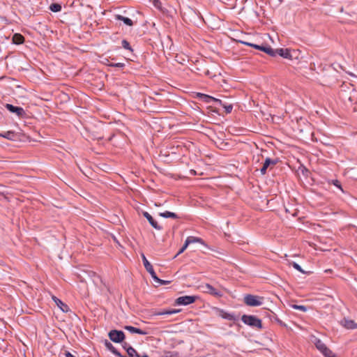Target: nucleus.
Masks as SVG:
<instances>
[{"label":"nucleus","instance_id":"8","mask_svg":"<svg viewBox=\"0 0 357 357\" xmlns=\"http://www.w3.org/2000/svg\"><path fill=\"white\" fill-rule=\"evenodd\" d=\"M203 288V291L205 293L213 295L215 297H221L222 294L220 291L215 289L213 286L209 284H206L202 287Z\"/></svg>","mask_w":357,"mask_h":357},{"label":"nucleus","instance_id":"17","mask_svg":"<svg viewBox=\"0 0 357 357\" xmlns=\"http://www.w3.org/2000/svg\"><path fill=\"white\" fill-rule=\"evenodd\" d=\"M12 41L15 45H21L24 42V37L20 33H15L13 36Z\"/></svg>","mask_w":357,"mask_h":357},{"label":"nucleus","instance_id":"25","mask_svg":"<svg viewBox=\"0 0 357 357\" xmlns=\"http://www.w3.org/2000/svg\"><path fill=\"white\" fill-rule=\"evenodd\" d=\"M51 11L56 13L61 10V6L59 3H52L50 6Z\"/></svg>","mask_w":357,"mask_h":357},{"label":"nucleus","instance_id":"6","mask_svg":"<svg viewBox=\"0 0 357 357\" xmlns=\"http://www.w3.org/2000/svg\"><path fill=\"white\" fill-rule=\"evenodd\" d=\"M109 337L112 342L119 343L125 339V334L121 331L112 330L109 333Z\"/></svg>","mask_w":357,"mask_h":357},{"label":"nucleus","instance_id":"31","mask_svg":"<svg viewBox=\"0 0 357 357\" xmlns=\"http://www.w3.org/2000/svg\"><path fill=\"white\" fill-rule=\"evenodd\" d=\"M291 307L293 309H295V310H301V311H303V312H306L307 310V307L305 305H296V304H294L291 305Z\"/></svg>","mask_w":357,"mask_h":357},{"label":"nucleus","instance_id":"20","mask_svg":"<svg viewBox=\"0 0 357 357\" xmlns=\"http://www.w3.org/2000/svg\"><path fill=\"white\" fill-rule=\"evenodd\" d=\"M159 215L165 218H174L177 219L178 216L177 214L170 211H165L159 213Z\"/></svg>","mask_w":357,"mask_h":357},{"label":"nucleus","instance_id":"26","mask_svg":"<svg viewBox=\"0 0 357 357\" xmlns=\"http://www.w3.org/2000/svg\"><path fill=\"white\" fill-rule=\"evenodd\" d=\"M105 345L113 354L116 356L118 354L119 351L110 342H107Z\"/></svg>","mask_w":357,"mask_h":357},{"label":"nucleus","instance_id":"14","mask_svg":"<svg viewBox=\"0 0 357 357\" xmlns=\"http://www.w3.org/2000/svg\"><path fill=\"white\" fill-rule=\"evenodd\" d=\"M271 165H275V162L273 161V160H271V158H266L264 164H263V166L260 169V172L261 173V174H265L266 173V170H267V168Z\"/></svg>","mask_w":357,"mask_h":357},{"label":"nucleus","instance_id":"9","mask_svg":"<svg viewBox=\"0 0 357 357\" xmlns=\"http://www.w3.org/2000/svg\"><path fill=\"white\" fill-rule=\"evenodd\" d=\"M197 96L200 98L203 101L211 103L212 102H215L217 105H222V100L215 98H213L211 96L206 95L204 93H198Z\"/></svg>","mask_w":357,"mask_h":357},{"label":"nucleus","instance_id":"28","mask_svg":"<svg viewBox=\"0 0 357 357\" xmlns=\"http://www.w3.org/2000/svg\"><path fill=\"white\" fill-rule=\"evenodd\" d=\"M220 105L225 108V112H226L227 114H229V113H231V112L232 109H233V106H232V105H231V104H229V105H227V104L224 103V102L222 101V105Z\"/></svg>","mask_w":357,"mask_h":357},{"label":"nucleus","instance_id":"19","mask_svg":"<svg viewBox=\"0 0 357 357\" xmlns=\"http://www.w3.org/2000/svg\"><path fill=\"white\" fill-rule=\"evenodd\" d=\"M0 137H2L9 140H15L16 133L14 131H7L0 133Z\"/></svg>","mask_w":357,"mask_h":357},{"label":"nucleus","instance_id":"21","mask_svg":"<svg viewBox=\"0 0 357 357\" xmlns=\"http://www.w3.org/2000/svg\"><path fill=\"white\" fill-rule=\"evenodd\" d=\"M185 241H189V245L190 243H199L201 244H204V241L201 238L195 237V236H188Z\"/></svg>","mask_w":357,"mask_h":357},{"label":"nucleus","instance_id":"4","mask_svg":"<svg viewBox=\"0 0 357 357\" xmlns=\"http://www.w3.org/2000/svg\"><path fill=\"white\" fill-rule=\"evenodd\" d=\"M197 298L196 296H180L176 299L175 303L178 305H188L195 303Z\"/></svg>","mask_w":357,"mask_h":357},{"label":"nucleus","instance_id":"7","mask_svg":"<svg viewBox=\"0 0 357 357\" xmlns=\"http://www.w3.org/2000/svg\"><path fill=\"white\" fill-rule=\"evenodd\" d=\"M5 107L10 112L16 114L19 117H23L26 115L25 111L21 107L14 106L8 103H7Z\"/></svg>","mask_w":357,"mask_h":357},{"label":"nucleus","instance_id":"37","mask_svg":"<svg viewBox=\"0 0 357 357\" xmlns=\"http://www.w3.org/2000/svg\"><path fill=\"white\" fill-rule=\"evenodd\" d=\"M63 355L65 357H75L74 355H73L70 351H66L63 353Z\"/></svg>","mask_w":357,"mask_h":357},{"label":"nucleus","instance_id":"11","mask_svg":"<svg viewBox=\"0 0 357 357\" xmlns=\"http://www.w3.org/2000/svg\"><path fill=\"white\" fill-rule=\"evenodd\" d=\"M143 215L147 219L150 225L157 230H161L162 227L153 218V217L146 211L143 212Z\"/></svg>","mask_w":357,"mask_h":357},{"label":"nucleus","instance_id":"29","mask_svg":"<svg viewBox=\"0 0 357 357\" xmlns=\"http://www.w3.org/2000/svg\"><path fill=\"white\" fill-rule=\"evenodd\" d=\"M121 44H122V47L126 49V50H128L130 52H133V50L132 48V47L130 46V43H128V40H123L122 42H121Z\"/></svg>","mask_w":357,"mask_h":357},{"label":"nucleus","instance_id":"36","mask_svg":"<svg viewBox=\"0 0 357 357\" xmlns=\"http://www.w3.org/2000/svg\"><path fill=\"white\" fill-rule=\"evenodd\" d=\"M122 347L126 351V352L128 353V348L130 349H133L132 347H131L128 343L127 342H123V344H122Z\"/></svg>","mask_w":357,"mask_h":357},{"label":"nucleus","instance_id":"3","mask_svg":"<svg viewBox=\"0 0 357 357\" xmlns=\"http://www.w3.org/2000/svg\"><path fill=\"white\" fill-rule=\"evenodd\" d=\"M261 298L252 294H247L244 296V303L248 306H259L262 304Z\"/></svg>","mask_w":357,"mask_h":357},{"label":"nucleus","instance_id":"12","mask_svg":"<svg viewBox=\"0 0 357 357\" xmlns=\"http://www.w3.org/2000/svg\"><path fill=\"white\" fill-rule=\"evenodd\" d=\"M276 52H277V54L280 55V56H282L283 58L292 59V55H291V51L288 49L279 48V49H276Z\"/></svg>","mask_w":357,"mask_h":357},{"label":"nucleus","instance_id":"18","mask_svg":"<svg viewBox=\"0 0 357 357\" xmlns=\"http://www.w3.org/2000/svg\"><path fill=\"white\" fill-rule=\"evenodd\" d=\"M115 19L117 20H121V21H123V23L129 26H131L133 25V22L131 19L128 18V17H123L122 15H115Z\"/></svg>","mask_w":357,"mask_h":357},{"label":"nucleus","instance_id":"30","mask_svg":"<svg viewBox=\"0 0 357 357\" xmlns=\"http://www.w3.org/2000/svg\"><path fill=\"white\" fill-rule=\"evenodd\" d=\"M161 357H178V354L175 351H166Z\"/></svg>","mask_w":357,"mask_h":357},{"label":"nucleus","instance_id":"32","mask_svg":"<svg viewBox=\"0 0 357 357\" xmlns=\"http://www.w3.org/2000/svg\"><path fill=\"white\" fill-rule=\"evenodd\" d=\"M188 245H189V241H185V243L183 244L182 248L179 250L178 253L174 256V258L176 257L178 255H181V253H183L186 250V248H188Z\"/></svg>","mask_w":357,"mask_h":357},{"label":"nucleus","instance_id":"24","mask_svg":"<svg viewBox=\"0 0 357 357\" xmlns=\"http://www.w3.org/2000/svg\"><path fill=\"white\" fill-rule=\"evenodd\" d=\"M263 52H266V54H268V55H270L271 56H275L277 55L276 49L273 50L271 47H266L265 46L264 49H263Z\"/></svg>","mask_w":357,"mask_h":357},{"label":"nucleus","instance_id":"15","mask_svg":"<svg viewBox=\"0 0 357 357\" xmlns=\"http://www.w3.org/2000/svg\"><path fill=\"white\" fill-rule=\"evenodd\" d=\"M124 328L127 331H128L129 332H130L131 333H137V334H140V335H146L147 333L140 328H135L134 326H126L124 327Z\"/></svg>","mask_w":357,"mask_h":357},{"label":"nucleus","instance_id":"16","mask_svg":"<svg viewBox=\"0 0 357 357\" xmlns=\"http://www.w3.org/2000/svg\"><path fill=\"white\" fill-rule=\"evenodd\" d=\"M53 301L57 305V306L63 311L67 312L68 310V307L67 305L63 303L60 299L56 298V296H52Z\"/></svg>","mask_w":357,"mask_h":357},{"label":"nucleus","instance_id":"44","mask_svg":"<svg viewBox=\"0 0 357 357\" xmlns=\"http://www.w3.org/2000/svg\"><path fill=\"white\" fill-rule=\"evenodd\" d=\"M2 195V193H1V192H0V195Z\"/></svg>","mask_w":357,"mask_h":357},{"label":"nucleus","instance_id":"41","mask_svg":"<svg viewBox=\"0 0 357 357\" xmlns=\"http://www.w3.org/2000/svg\"><path fill=\"white\" fill-rule=\"evenodd\" d=\"M106 61H106V62H105L104 63H105L106 65H107L108 63H109V60H108V59H106Z\"/></svg>","mask_w":357,"mask_h":357},{"label":"nucleus","instance_id":"1","mask_svg":"<svg viewBox=\"0 0 357 357\" xmlns=\"http://www.w3.org/2000/svg\"><path fill=\"white\" fill-rule=\"evenodd\" d=\"M241 321L246 325L257 329L262 328L261 320L255 315L243 314Z\"/></svg>","mask_w":357,"mask_h":357},{"label":"nucleus","instance_id":"10","mask_svg":"<svg viewBox=\"0 0 357 357\" xmlns=\"http://www.w3.org/2000/svg\"><path fill=\"white\" fill-rule=\"evenodd\" d=\"M340 324L347 329L357 328V323H355L354 321L351 319L344 318L340 321Z\"/></svg>","mask_w":357,"mask_h":357},{"label":"nucleus","instance_id":"34","mask_svg":"<svg viewBox=\"0 0 357 357\" xmlns=\"http://www.w3.org/2000/svg\"><path fill=\"white\" fill-rule=\"evenodd\" d=\"M331 183H333L335 186H336L337 188L340 189L342 192H344V190L341 186L340 182L338 180H337V179L332 180Z\"/></svg>","mask_w":357,"mask_h":357},{"label":"nucleus","instance_id":"13","mask_svg":"<svg viewBox=\"0 0 357 357\" xmlns=\"http://www.w3.org/2000/svg\"><path fill=\"white\" fill-rule=\"evenodd\" d=\"M218 316L229 321H236L237 319L234 314L228 313L223 310H218Z\"/></svg>","mask_w":357,"mask_h":357},{"label":"nucleus","instance_id":"22","mask_svg":"<svg viewBox=\"0 0 357 357\" xmlns=\"http://www.w3.org/2000/svg\"><path fill=\"white\" fill-rule=\"evenodd\" d=\"M180 311H181V310H175V309L169 310H162V311H160V312H157L155 314L156 315H166V314L169 315V314L178 313Z\"/></svg>","mask_w":357,"mask_h":357},{"label":"nucleus","instance_id":"38","mask_svg":"<svg viewBox=\"0 0 357 357\" xmlns=\"http://www.w3.org/2000/svg\"><path fill=\"white\" fill-rule=\"evenodd\" d=\"M156 282L160 284H169V281H167V280H162L161 279H160L159 281H155Z\"/></svg>","mask_w":357,"mask_h":357},{"label":"nucleus","instance_id":"27","mask_svg":"<svg viewBox=\"0 0 357 357\" xmlns=\"http://www.w3.org/2000/svg\"><path fill=\"white\" fill-rule=\"evenodd\" d=\"M128 355L129 357H142L138 354V352L136 351V349L134 348L133 349L128 348Z\"/></svg>","mask_w":357,"mask_h":357},{"label":"nucleus","instance_id":"33","mask_svg":"<svg viewBox=\"0 0 357 357\" xmlns=\"http://www.w3.org/2000/svg\"><path fill=\"white\" fill-rule=\"evenodd\" d=\"M292 266L298 271L305 273V272L302 269L301 266L296 262H292Z\"/></svg>","mask_w":357,"mask_h":357},{"label":"nucleus","instance_id":"43","mask_svg":"<svg viewBox=\"0 0 357 357\" xmlns=\"http://www.w3.org/2000/svg\"><path fill=\"white\" fill-rule=\"evenodd\" d=\"M155 1H157V2H158V0H155Z\"/></svg>","mask_w":357,"mask_h":357},{"label":"nucleus","instance_id":"2","mask_svg":"<svg viewBox=\"0 0 357 357\" xmlns=\"http://www.w3.org/2000/svg\"><path fill=\"white\" fill-rule=\"evenodd\" d=\"M314 344L325 357H336V355L321 340L315 338Z\"/></svg>","mask_w":357,"mask_h":357},{"label":"nucleus","instance_id":"40","mask_svg":"<svg viewBox=\"0 0 357 357\" xmlns=\"http://www.w3.org/2000/svg\"><path fill=\"white\" fill-rule=\"evenodd\" d=\"M191 174H193V175H195L196 172H195V170H191Z\"/></svg>","mask_w":357,"mask_h":357},{"label":"nucleus","instance_id":"23","mask_svg":"<svg viewBox=\"0 0 357 357\" xmlns=\"http://www.w3.org/2000/svg\"><path fill=\"white\" fill-rule=\"evenodd\" d=\"M239 42L241 43H242V44H244V45H247V46L252 47L255 49L259 50H261V51H263V49H264V47H265V46H261V45H255V44H253V43H248V42H245V41H243V40H239Z\"/></svg>","mask_w":357,"mask_h":357},{"label":"nucleus","instance_id":"5","mask_svg":"<svg viewBox=\"0 0 357 357\" xmlns=\"http://www.w3.org/2000/svg\"><path fill=\"white\" fill-rule=\"evenodd\" d=\"M142 259L143 261L144 268H146V271L150 273L153 280L154 281H159L160 278H158V276L156 275V273L153 270V266L147 260L146 257H145V255L143 253L142 254Z\"/></svg>","mask_w":357,"mask_h":357},{"label":"nucleus","instance_id":"35","mask_svg":"<svg viewBox=\"0 0 357 357\" xmlns=\"http://www.w3.org/2000/svg\"><path fill=\"white\" fill-rule=\"evenodd\" d=\"M107 66H112V67H117V68H123L124 67L125 64L123 63H108Z\"/></svg>","mask_w":357,"mask_h":357},{"label":"nucleus","instance_id":"39","mask_svg":"<svg viewBox=\"0 0 357 357\" xmlns=\"http://www.w3.org/2000/svg\"><path fill=\"white\" fill-rule=\"evenodd\" d=\"M204 73L206 76H211V72L208 70H206Z\"/></svg>","mask_w":357,"mask_h":357},{"label":"nucleus","instance_id":"42","mask_svg":"<svg viewBox=\"0 0 357 357\" xmlns=\"http://www.w3.org/2000/svg\"><path fill=\"white\" fill-rule=\"evenodd\" d=\"M142 357H149V356L147 354H144Z\"/></svg>","mask_w":357,"mask_h":357}]
</instances>
